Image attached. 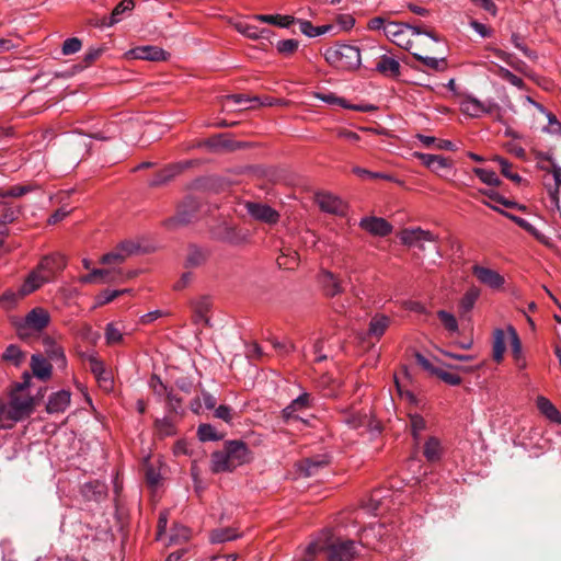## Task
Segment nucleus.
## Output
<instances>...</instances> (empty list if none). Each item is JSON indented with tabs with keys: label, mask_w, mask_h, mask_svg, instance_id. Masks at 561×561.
I'll list each match as a JSON object with an SVG mask.
<instances>
[{
	"label": "nucleus",
	"mask_w": 561,
	"mask_h": 561,
	"mask_svg": "<svg viewBox=\"0 0 561 561\" xmlns=\"http://www.w3.org/2000/svg\"><path fill=\"white\" fill-rule=\"evenodd\" d=\"M385 35L397 46L410 53L415 48H421L422 44L440 43V38L427 30L392 21L387 23Z\"/></svg>",
	"instance_id": "f257e3e1"
},
{
	"label": "nucleus",
	"mask_w": 561,
	"mask_h": 561,
	"mask_svg": "<svg viewBox=\"0 0 561 561\" xmlns=\"http://www.w3.org/2000/svg\"><path fill=\"white\" fill-rule=\"evenodd\" d=\"M251 451L242 440H227L224 447L211 454L213 473L230 472L251 460Z\"/></svg>",
	"instance_id": "f03ea898"
},
{
	"label": "nucleus",
	"mask_w": 561,
	"mask_h": 561,
	"mask_svg": "<svg viewBox=\"0 0 561 561\" xmlns=\"http://www.w3.org/2000/svg\"><path fill=\"white\" fill-rule=\"evenodd\" d=\"M324 59L341 70H355L360 65V51L356 46L336 44L327 48Z\"/></svg>",
	"instance_id": "7ed1b4c3"
},
{
	"label": "nucleus",
	"mask_w": 561,
	"mask_h": 561,
	"mask_svg": "<svg viewBox=\"0 0 561 561\" xmlns=\"http://www.w3.org/2000/svg\"><path fill=\"white\" fill-rule=\"evenodd\" d=\"M460 110L471 117H480L483 114H495V119L501 121L500 106L491 100L480 101L473 96H467L460 102Z\"/></svg>",
	"instance_id": "20e7f679"
},
{
	"label": "nucleus",
	"mask_w": 561,
	"mask_h": 561,
	"mask_svg": "<svg viewBox=\"0 0 561 561\" xmlns=\"http://www.w3.org/2000/svg\"><path fill=\"white\" fill-rule=\"evenodd\" d=\"M471 272L481 285H484L491 290L499 291L503 289L505 285V277L497 271L488 266L477 263L472 265Z\"/></svg>",
	"instance_id": "39448f33"
},
{
	"label": "nucleus",
	"mask_w": 561,
	"mask_h": 561,
	"mask_svg": "<svg viewBox=\"0 0 561 561\" xmlns=\"http://www.w3.org/2000/svg\"><path fill=\"white\" fill-rule=\"evenodd\" d=\"M400 240L408 247L417 248L421 251L425 250V242H437L438 237L428 230L421 228L404 229L400 233Z\"/></svg>",
	"instance_id": "423d86ee"
},
{
	"label": "nucleus",
	"mask_w": 561,
	"mask_h": 561,
	"mask_svg": "<svg viewBox=\"0 0 561 561\" xmlns=\"http://www.w3.org/2000/svg\"><path fill=\"white\" fill-rule=\"evenodd\" d=\"M139 247L130 240L122 241L111 252L102 255L100 262L105 265L121 264L136 253Z\"/></svg>",
	"instance_id": "0eeeda50"
},
{
	"label": "nucleus",
	"mask_w": 561,
	"mask_h": 561,
	"mask_svg": "<svg viewBox=\"0 0 561 561\" xmlns=\"http://www.w3.org/2000/svg\"><path fill=\"white\" fill-rule=\"evenodd\" d=\"M356 554V542L353 540H339L328 547L329 561H353Z\"/></svg>",
	"instance_id": "6e6552de"
},
{
	"label": "nucleus",
	"mask_w": 561,
	"mask_h": 561,
	"mask_svg": "<svg viewBox=\"0 0 561 561\" xmlns=\"http://www.w3.org/2000/svg\"><path fill=\"white\" fill-rule=\"evenodd\" d=\"M311 396L308 392H302L282 411L283 419L286 422L302 421L300 414L311 408Z\"/></svg>",
	"instance_id": "1a4fd4ad"
},
{
	"label": "nucleus",
	"mask_w": 561,
	"mask_h": 561,
	"mask_svg": "<svg viewBox=\"0 0 561 561\" xmlns=\"http://www.w3.org/2000/svg\"><path fill=\"white\" fill-rule=\"evenodd\" d=\"M67 265L66 257L60 253L44 256L37 265V270L53 280Z\"/></svg>",
	"instance_id": "9d476101"
},
{
	"label": "nucleus",
	"mask_w": 561,
	"mask_h": 561,
	"mask_svg": "<svg viewBox=\"0 0 561 561\" xmlns=\"http://www.w3.org/2000/svg\"><path fill=\"white\" fill-rule=\"evenodd\" d=\"M245 208L253 219L264 224L274 225L279 219V214L266 204L248 202Z\"/></svg>",
	"instance_id": "9b49d317"
},
{
	"label": "nucleus",
	"mask_w": 561,
	"mask_h": 561,
	"mask_svg": "<svg viewBox=\"0 0 561 561\" xmlns=\"http://www.w3.org/2000/svg\"><path fill=\"white\" fill-rule=\"evenodd\" d=\"M317 204L322 211L342 216L346 211V204L337 196L330 193H319L316 196Z\"/></svg>",
	"instance_id": "f8f14e48"
},
{
	"label": "nucleus",
	"mask_w": 561,
	"mask_h": 561,
	"mask_svg": "<svg viewBox=\"0 0 561 561\" xmlns=\"http://www.w3.org/2000/svg\"><path fill=\"white\" fill-rule=\"evenodd\" d=\"M435 45L436 44H422L421 48H415L411 54L427 68L443 70L446 66L445 57L437 58L424 55V53L433 51Z\"/></svg>",
	"instance_id": "ddd939ff"
},
{
	"label": "nucleus",
	"mask_w": 561,
	"mask_h": 561,
	"mask_svg": "<svg viewBox=\"0 0 561 561\" xmlns=\"http://www.w3.org/2000/svg\"><path fill=\"white\" fill-rule=\"evenodd\" d=\"M342 421L351 428L371 427V420L368 413L355 410L354 408L342 411Z\"/></svg>",
	"instance_id": "4468645a"
},
{
	"label": "nucleus",
	"mask_w": 561,
	"mask_h": 561,
	"mask_svg": "<svg viewBox=\"0 0 561 561\" xmlns=\"http://www.w3.org/2000/svg\"><path fill=\"white\" fill-rule=\"evenodd\" d=\"M49 321L50 316L48 311L41 307L32 309L24 319L25 327L35 331H42L45 329Z\"/></svg>",
	"instance_id": "2eb2a0df"
},
{
	"label": "nucleus",
	"mask_w": 561,
	"mask_h": 561,
	"mask_svg": "<svg viewBox=\"0 0 561 561\" xmlns=\"http://www.w3.org/2000/svg\"><path fill=\"white\" fill-rule=\"evenodd\" d=\"M359 226L374 236L385 237L391 232V225L383 218H363Z\"/></svg>",
	"instance_id": "dca6fc26"
},
{
	"label": "nucleus",
	"mask_w": 561,
	"mask_h": 561,
	"mask_svg": "<svg viewBox=\"0 0 561 561\" xmlns=\"http://www.w3.org/2000/svg\"><path fill=\"white\" fill-rule=\"evenodd\" d=\"M506 331L511 340L512 356L514 358L516 367L519 370H523L527 367V360L523 353L520 339L517 334L516 329L513 325H507Z\"/></svg>",
	"instance_id": "f3484780"
},
{
	"label": "nucleus",
	"mask_w": 561,
	"mask_h": 561,
	"mask_svg": "<svg viewBox=\"0 0 561 561\" xmlns=\"http://www.w3.org/2000/svg\"><path fill=\"white\" fill-rule=\"evenodd\" d=\"M210 300L208 297L202 296L191 301L193 310V319L196 324H208V312L210 310Z\"/></svg>",
	"instance_id": "a211bd4d"
},
{
	"label": "nucleus",
	"mask_w": 561,
	"mask_h": 561,
	"mask_svg": "<svg viewBox=\"0 0 561 561\" xmlns=\"http://www.w3.org/2000/svg\"><path fill=\"white\" fill-rule=\"evenodd\" d=\"M33 410V401L31 398H13L10 402L9 419L20 421L23 416L28 415Z\"/></svg>",
	"instance_id": "6ab92c4d"
},
{
	"label": "nucleus",
	"mask_w": 561,
	"mask_h": 561,
	"mask_svg": "<svg viewBox=\"0 0 561 561\" xmlns=\"http://www.w3.org/2000/svg\"><path fill=\"white\" fill-rule=\"evenodd\" d=\"M43 348L47 357L55 362L59 367H66V356L64 348L49 336L43 339Z\"/></svg>",
	"instance_id": "aec40b11"
},
{
	"label": "nucleus",
	"mask_w": 561,
	"mask_h": 561,
	"mask_svg": "<svg viewBox=\"0 0 561 561\" xmlns=\"http://www.w3.org/2000/svg\"><path fill=\"white\" fill-rule=\"evenodd\" d=\"M70 392L60 390L53 393L47 402L46 411L50 414L64 412L70 403Z\"/></svg>",
	"instance_id": "412c9836"
},
{
	"label": "nucleus",
	"mask_w": 561,
	"mask_h": 561,
	"mask_svg": "<svg viewBox=\"0 0 561 561\" xmlns=\"http://www.w3.org/2000/svg\"><path fill=\"white\" fill-rule=\"evenodd\" d=\"M480 296H481V289L476 285L470 286L465 291L461 299L459 300V305H458L459 313L461 316H465V314L471 312V310L474 308L477 301L479 300Z\"/></svg>",
	"instance_id": "4be33fe9"
},
{
	"label": "nucleus",
	"mask_w": 561,
	"mask_h": 561,
	"mask_svg": "<svg viewBox=\"0 0 561 561\" xmlns=\"http://www.w3.org/2000/svg\"><path fill=\"white\" fill-rule=\"evenodd\" d=\"M31 368H32L33 375L41 380H47L51 376L53 366L41 354H34L32 356Z\"/></svg>",
	"instance_id": "5701e85b"
},
{
	"label": "nucleus",
	"mask_w": 561,
	"mask_h": 561,
	"mask_svg": "<svg viewBox=\"0 0 561 561\" xmlns=\"http://www.w3.org/2000/svg\"><path fill=\"white\" fill-rule=\"evenodd\" d=\"M419 158L426 168L436 173H439L444 169L453 168V162L443 156L420 153Z\"/></svg>",
	"instance_id": "b1692460"
},
{
	"label": "nucleus",
	"mask_w": 561,
	"mask_h": 561,
	"mask_svg": "<svg viewBox=\"0 0 561 561\" xmlns=\"http://www.w3.org/2000/svg\"><path fill=\"white\" fill-rule=\"evenodd\" d=\"M129 54L136 59L142 60H163L165 58L164 51L156 46H140L131 49Z\"/></svg>",
	"instance_id": "393cba45"
},
{
	"label": "nucleus",
	"mask_w": 561,
	"mask_h": 561,
	"mask_svg": "<svg viewBox=\"0 0 561 561\" xmlns=\"http://www.w3.org/2000/svg\"><path fill=\"white\" fill-rule=\"evenodd\" d=\"M206 252L196 245H191L184 257L183 267L185 270H193L202 266L206 262Z\"/></svg>",
	"instance_id": "a878e982"
},
{
	"label": "nucleus",
	"mask_w": 561,
	"mask_h": 561,
	"mask_svg": "<svg viewBox=\"0 0 561 561\" xmlns=\"http://www.w3.org/2000/svg\"><path fill=\"white\" fill-rule=\"evenodd\" d=\"M48 282L49 280H48L47 276H45L37 268H35L33 272H31L28 274V276L25 278L24 283L21 285L22 295L27 296Z\"/></svg>",
	"instance_id": "bb28decb"
},
{
	"label": "nucleus",
	"mask_w": 561,
	"mask_h": 561,
	"mask_svg": "<svg viewBox=\"0 0 561 561\" xmlns=\"http://www.w3.org/2000/svg\"><path fill=\"white\" fill-rule=\"evenodd\" d=\"M253 20L273 24L279 27L288 28L290 25L296 23V19L291 15H280V14H255L252 16Z\"/></svg>",
	"instance_id": "cd10ccee"
},
{
	"label": "nucleus",
	"mask_w": 561,
	"mask_h": 561,
	"mask_svg": "<svg viewBox=\"0 0 561 561\" xmlns=\"http://www.w3.org/2000/svg\"><path fill=\"white\" fill-rule=\"evenodd\" d=\"M296 23L299 24L300 32L308 37H317L325 33L331 32L335 28L333 24H325L321 26H313L311 22L307 20L296 19Z\"/></svg>",
	"instance_id": "c85d7f7f"
},
{
	"label": "nucleus",
	"mask_w": 561,
	"mask_h": 561,
	"mask_svg": "<svg viewBox=\"0 0 561 561\" xmlns=\"http://www.w3.org/2000/svg\"><path fill=\"white\" fill-rule=\"evenodd\" d=\"M135 7L134 0H122L112 11L108 21H104V25L113 26L124 19L125 13L133 11Z\"/></svg>",
	"instance_id": "c756f323"
},
{
	"label": "nucleus",
	"mask_w": 561,
	"mask_h": 561,
	"mask_svg": "<svg viewBox=\"0 0 561 561\" xmlns=\"http://www.w3.org/2000/svg\"><path fill=\"white\" fill-rule=\"evenodd\" d=\"M236 30L251 39L267 38L271 34L270 30L260 28L256 25L247 22H238L236 24Z\"/></svg>",
	"instance_id": "7c9ffc66"
},
{
	"label": "nucleus",
	"mask_w": 561,
	"mask_h": 561,
	"mask_svg": "<svg viewBox=\"0 0 561 561\" xmlns=\"http://www.w3.org/2000/svg\"><path fill=\"white\" fill-rule=\"evenodd\" d=\"M390 324L389 317L385 314H376L371 318L368 328V334L371 337L380 339Z\"/></svg>",
	"instance_id": "2f4dec72"
},
{
	"label": "nucleus",
	"mask_w": 561,
	"mask_h": 561,
	"mask_svg": "<svg viewBox=\"0 0 561 561\" xmlns=\"http://www.w3.org/2000/svg\"><path fill=\"white\" fill-rule=\"evenodd\" d=\"M175 176V167L170 163L165 165L162 170L153 175V178L149 181L148 185L150 187H161L168 184Z\"/></svg>",
	"instance_id": "473e14b6"
},
{
	"label": "nucleus",
	"mask_w": 561,
	"mask_h": 561,
	"mask_svg": "<svg viewBox=\"0 0 561 561\" xmlns=\"http://www.w3.org/2000/svg\"><path fill=\"white\" fill-rule=\"evenodd\" d=\"M376 70L385 76L397 77L400 73V64L394 58L383 55L377 62Z\"/></svg>",
	"instance_id": "72a5a7b5"
},
{
	"label": "nucleus",
	"mask_w": 561,
	"mask_h": 561,
	"mask_svg": "<svg viewBox=\"0 0 561 561\" xmlns=\"http://www.w3.org/2000/svg\"><path fill=\"white\" fill-rule=\"evenodd\" d=\"M320 282L328 296H335L342 291L339 279L331 272L323 271L320 274Z\"/></svg>",
	"instance_id": "f704fd0d"
},
{
	"label": "nucleus",
	"mask_w": 561,
	"mask_h": 561,
	"mask_svg": "<svg viewBox=\"0 0 561 561\" xmlns=\"http://www.w3.org/2000/svg\"><path fill=\"white\" fill-rule=\"evenodd\" d=\"M537 407L539 411L542 414H545L550 421L561 424V413L549 399L545 397H538Z\"/></svg>",
	"instance_id": "c9c22d12"
},
{
	"label": "nucleus",
	"mask_w": 561,
	"mask_h": 561,
	"mask_svg": "<svg viewBox=\"0 0 561 561\" xmlns=\"http://www.w3.org/2000/svg\"><path fill=\"white\" fill-rule=\"evenodd\" d=\"M505 353V333L502 329H495L493 332L492 356L497 363L502 362Z\"/></svg>",
	"instance_id": "e433bc0d"
},
{
	"label": "nucleus",
	"mask_w": 561,
	"mask_h": 561,
	"mask_svg": "<svg viewBox=\"0 0 561 561\" xmlns=\"http://www.w3.org/2000/svg\"><path fill=\"white\" fill-rule=\"evenodd\" d=\"M241 535L231 527L217 528L210 533L209 539L213 543H222L239 538Z\"/></svg>",
	"instance_id": "4c0bfd02"
},
{
	"label": "nucleus",
	"mask_w": 561,
	"mask_h": 561,
	"mask_svg": "<svg viewBox=\"0 0 561 561\" xmlns=\"http://www.w3.org/2000/svg\"><path fill=\"white\" fill-rule=\"evenodd\" d=\"M124 332L116 323L110 322L105 327L104 337L107 345L121 344L124 342Z\"/></svg>",
	"instance_id": "58836bf2"
},
{
	"label": "nucleus",
	"mask_w": 561,
	"mask_h": 561,
	"mask_svg": "<svg viewBox=\"0 0 561 561\" xmlns=\"http://www.w3.org/2000/svg\"><path fill=\"white\" fill-rule=\"evenodd\" d=\"M424 456L431 462L439 460L442 456V446L440 442L436 437H430L425 443Z\"/></svg>",
	"instance_id": "ea45409f"
},
{
	"label": "nucleus",
	"mask_w": 561,
	"mask_h": 561,
	"mask_svg": "<svg viewBox=\"0 0 561 561\" xmlns=\"http://www.w3.org/2000/svg\"><path fill=\"white\" fill-rule=\"evenodd\" d=\"M197 436L202 442H216L224 437V435L210 424H201L197 428Z\"/></svg>",
	"instance_id": "a19ab883"
},
{
	"label": "nucleus",
	"mask_w": 561,
	"mask_h": 561,
	"mask_svg": "<svg viewBox=\"0 0 561 561\" xmlns=\"http://www.w3.org/2000/svg\"><path fill=\"white\" fill-rule=\"evenodd\" d=\"M150 387L158 397L165 398L168 405H172V389H169L158 376L151 377Z\"/></svg>",
	"instance_id": "79ce46f5"
},
{
	"label": "nucleus",
	"mask_w": 561,
	"mask_h": 561,
	"mask_svg": "<svg viewBox=\"0 0 561 561\" xmlns=\"http://www.w3.org/2000/svg\"><path fill=\"white\" fill-rule=\"evenodd\" d=\"M26 295H22V287L14 291V290H7L3 293V295L0 297V305L4 309H11L13 308L21 299H23Z\"/></svg>",
	"instance_id": "37998d69"
},
{
	"label": "nucleus",
	"mask_w": 561,
	"mask_h": 561,
	"mask_svg": "<svg viewBox=\"0 0 561 561\" xmlns=\"http://www.w3.org/2000/svg\"><path fill=\"white\" fill-rule=\"evenodd\" d=\"M111 273L108 268H93L89 274L80 276L78 280L83 285L93 283L102 284L101 279Z\"/></svg>",
	"instance_id": "c03bdc74"
},
{
	"label": "nucleus",
	"mask_w": 561,
	"mask_h": 561,
	"mask_svg": "<svg viewBox=\"0 0 561 561\" xmlns=\"http://www.w3.org/2000/svg\"><path fill=\"white\" fill-rule=\"evenodd\" d=\"M493 161H496L500 164L501 173L507 178L508 180L519 183L522 181V178L518 173L512 171V164L504 158L500 156H495L493 158Z\"/></svg>",
	"instance_id": "a18cd8bd"
},
{
	"label": "nucleus",
	"mask_w": 561,
	"mask_h": 561,
	"mask_svg": "<svg viewBox=\"0 0 561 561\" xmlns=\"http://www.w3.org/2000/svg\"><path fill=\"white\" fill-rule=\"evenodd\" d=\"M473 172L483 183L488 185L497 186L501 183L499 176L492 170L474 168Z\"/></svg>",
	"instance_id": "49530a36"
},
{
	"label": "nucleus",
	"mask_w": 561,
	"mask_h": 561,
	"mask_svg": "<svg viewBox=\"0 0 561 561\" xmlns=\"http://www.w3.org/2000/svg\"><path fill=\"white\" fill-rule=\"evenodd\" d=\"M437 317L445 327V329L451 333L458 332L459 325L456 317L445 310H439Z\"/></svg>",
	"instance_id": "de8ad7c7"
},
{
	"label": "nucleus",
	"mask_w": 561,
	"mask_h": 561,
	"mask_svg": "<svg viewBox=\"0 0 561 561\" xmlns=\"http://www.w3.org/2000/svg\"><path fill=\"white\" fill-rule=\"evenodd\" d=\"M327 465L324 459H306L301 465V471L306 477L314 476L318 472L319 468H323Z\"/></svg>",
	"instance_id": "09e8293b"
},
{
	"label": "nucleus",
	"mask_w": 561,
	"mask_h": 561,
	"mask_svg": "<svg viewBox=\"0 0 561 561\" xmlns=\"http://www.w3.org/2000/svg\"><path fill=\"white\" fill-rule=\"evenodd\" d=\"M122 295H124V291L105 289L95 297L94 308L107 305Z\"/></svg>",
	"instance_id": "8fccbe9b"
},
{
	"label": "nucleus",
	"mask_w": 561,
	"mask_h": 561,
	"mask_svg": "<svg viewBox=\"0 0 561 561\" xmlns=\"http://www.w3.org/2000/svg\"><path fill=\"white\" fill-rule=\"evenodd\" d=\"M33 190L34 187L32 185H15L8 190L0 188V197H21Z\"/></svg>",
	"instance_id": "3c124183"
},
{
	"label": "nucleus",
	"mask_w": 561,
	"mask_h": 561,
	"mask_svg": "<svg viewBox=\"0 0 561 561\" xmlns=\"http://www.w3.org/2000/svg\"><path fill=\"white\" fill-rule=\"evenodd\" d=\"M353 172L359 176H366V178H370V179H381V180H387V181H392V182H396L398 184H402L401 181H399L398 179H394L392 175L390 174H386V173H380V172H371L369 170H366V169H363V168H359V167H355L353 169Z\"/></svg>",
	"instance_id": "603ef678"
},
{
	"label": "nucleus",
	"mask_w": 561,
	"mask_h": 561,
	"mask_svg": "<svg viewBox=\"0 0 561 561\" xmlns=\"http://www.w3.org/2000/svg\"><path fill=\"white\" fill-rule=\"evenodd\" d=\"M112 273L107 276H104L103 279H101L102 284L105 283H115V282H124V279L134 277V272H128L124 274V272L121 268H108Z\"/></svg>",
	"instance_id": "864d4df0"
},
{
	"label": "nucleus",
	"mask_w": 561,
	"mask_h": 561,
	"mask_svg": "<svg viewBox=\"0 0 561 561\" xmlns=\"http://www.w3.org/2000/svg\"><path fill=\"white\" fill-rule=\"evenodd\" d=\"M546 117L548 119V125L543 127L542 130L547 134L561 137V122L551 112L546 113Z\"/></svg>",
	"instance_id": "5fc2aeb1"
},
{
	"label": "nucleus",
	"mask_w": 561,
	"mask_h": 561,
	"mask_svg": "<svg viewBox=\"0 0 561 561\" xmlns=\"http://www.w3.org/2000/svg\"><path fill=\"white\" fill-rule=\"evenodd\" d=\"M497 75L505 81L510 82L512 85L524 89V80L516 75H514L512 71H510L506 68L500 67L497 70Z\"/></svg>",
	"instance_id": "6e6d98bb"
},
{
	"label": "nucleus",
	"mask_w": 561,
	"mask_h": 561,
	"mask_svg": "<svg viewBox=\"0 0 561 561\" xmlns=\"http://www.w3.org/2000/svg\"><path fill=\"white\" fill-rule=\"evenodd\" d=\"M299 42L297 39H283L276 44V49L282 55H291L297 50Z\"/></svg>",
	"instance_id": "4d7b16f0"
},
{
	"label": "nucleus",
	"mask_w": 561,
	"mask_h": 561,
	"mask_svg": "<svg viewBox=\"0 0 561 561\" xmlns=\"http://www.w3.org/2000/svg\"><path fill=\"white\" fill-rule=\"evenodd\" d=\"M412 434L419 439L420 434L426 428V422L420 414H410Z\"/></svg>",
	"instance_id": "13d9d810"
},
{
	"label": "nucleus",
	"mask_w": 561,
	"mask_h": 561,
	"mask_svg": "<svg viewBox=\"0 0 561 561\" xmlns=\"http://www.w3.org/2000/svg\"><path fill=\"white\" fill-rule=\"evenodd\" d=\"M3 359L12 362L18 366L23 359V353L18 346L9 345L3 353Z\"/></svg>",
	"instance_id": "bf43d9fd"
},
{
	"label": "nucleus",
	"mask_w": 561,
	"mask_h": 561,
	"mask_svg": "<svg viewBox=\"0 0 561 561\" xmlns=\"http://www.w3.org/2000/svg\"><path fill=\"white\" fill-rule=\"evenodd\" d=\"M298 261H299L298 253L296 251H293L289 254H282L277 259V264L280 267L283 266L285 268L291 270V268H294L298 264Z\"/></svg>",
	"instance_id": "052dcab7"
},
{
	"label": "nucleus",
	"mask_w": 561,
	"mask_h": 561,
	"mask_svg": "<svg viewBox=\"0 0 561 561\" xmlns=\"http://www.w3.org/2000/svg\"><path fill=\"white\" fill-rule=\"evenodd\" d=\"M433 374L450 386H458L461 382L460 376L439 368L433 369Z\"/></svg>",
	"instance_id": "680f3d73"
},
{
	"label": "nucleus",
	"mask_w": 561,
	"mask_h": 561,
	"mask_svg": "<svg viewBox=\"0 0 561 561\" xmlns=\"http://www.w3.org/2000/svg\"><path fill=\"white\" fill-rule=\"evenodd\" d=\"M81 47H82V43L79 38L70 37L64 42L61 51L66 56L72 55V54L78 53L81 49Z\"/></svg>",
	"instance_id": "e2e57ef3"
},
{
	"label": "nucleus",
	"mask_w": 561,
	"mask_h": 561,
	"mask_svg": "<svg viewBox=\"0 0 561 561\" xmlns=\"http://www.w3.org/2000/svg\"><path fill=\"white\" fill-rule=\"evenodd\" d=\"M91 371L95 375L99 380L108 381L103 362L95 357L90 358Z\"/></svg>",
	"instance_id": "0e129e2a"
},
{
	"label": "nucleus",
	"mask_w": 561,
	"mask_h": 561,
	"mask_svg": "<svg viewBox=\"0 0 561 561\" xmlns=\"http://www.w3.org/2000/svg\"><path fill=\"white\" fill-rule=\"evenodd\" d=\"M540 158L548 160L551 163L550 172L553 176L556 185L561 186V167L558 163H556V161L553 160V158L551 156H549L547 153H540Z\"/></svg>",
	"instance_id": "69168bd1"
},
{
	"label": "nucleus",
	"mask_w": 561,
	"mask_h": 561,
	"mask_svg": "<svg viewBox=\"0 0 561 561\" xmlns=\"http://www.w3.org/2000/svg\"><path fill=\"white\" fill-rule=\"evenodd\" d=\"M20 214V209L18 207H8L3 211L0 219V228H4L8 224L13 222Z\"/></svg>",
	"instance_id": "338daca9"
},
{
	"label": "nucleus",
	"mask_w": 561,
	"mask_h": 561,
	"mask_svg": "<svg viewBox=\"0 0 561 561\" xmlns=\"http://www.w3.org/2000/svg\"><path fill=\"white\" fill-rule=\"evenodd\" d=\"M156 426H157L158 432L161 435H172L173 434V431H174L173 423H172V420L169 417H163L162 420H157Z\"/></svg>",
	"instance_id": "774afa93"
}]
</instances>
